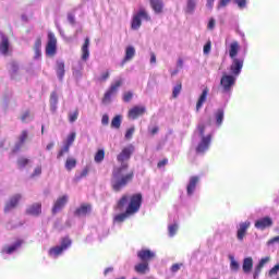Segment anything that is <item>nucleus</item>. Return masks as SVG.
Listing matches in <instances>:
<instances>
[{
	"instance_id": "f257e3e1",
	"label": "nucleus",
	"mask_w": 279,
	"mask_h": 279,
	"mask_svg": "<svg viewBox=\"0 0 279 279\" xmlns=\"http://www.w3.org/2000/svg\"><path fill=\"white\" fill-rule=\"evenodd\" d=\"M132 154H134V145L130 144L117 156V160L121 166L113 168L110 180L111 189L114 193H120L128 184L134 181V170H130V163H128V160L132 158Z\"/></svg>"
},
{
	"instance_id": "f03ea898",
	"label": "nucleus",
	"mask_w": 279,
	"mask_h": 279,
	"mask_svg": "<svg viewBox=\"0 0 279 279\" xmlns=\"http://www.w3.org/2000/svg\"><path fill=\"white\" fill-rule=\"evenodd\" d=\"M128 202L129 205L126 206L125 211L114 216L113 221H116V223H123V221L130 219V217H134V215L141 210V206H143V194L136 193L131 196L125 194L122 195L117 203L119 210H123Z\"/></svg>"
},
{
	"instance_id": "7ed1b4c3",
	"label": "nucleus",
	"mask_w": 279,
	"mask_h": 279,
	"mask_svg": "<svg viewBox=\"0 0 279 279\" xmlns=\"http://www.w3.org/2000/svg\"><path fill=\"white\" fill-rule=\"evenodd\" d=\"M239 51H241V44L236 40L232 41L229 46V57L232 60L230 65L232 75H241V71L245 62L243 58H236V56H239Z\"/></svg>"
},
{
	"instance_id": "20e7f679",
	"label": "nucleus",
	"mask_w": 279,
	"mask_h": 279,
	"mask_svg": "<svg viewBox=\"0 0 279 279\" xmlns=\"http://www.w3.org/2000/svg\"><path fill=\"white\" fill-rule=\"evenodd\" d=\"M137 258L141 263L134 266V271L144 276L149 271V263L156 258V253L149 248H142L137 252Z\"/></svg>"
},
{
	"instance_id": "39448f33",
	"label": "nucleus",
	"mask_w": 279,
	"mask_h": 279,
	"mask_svg": "<svg viewBox=\"0 0 279 279\" xmlns=\"http://www.w3.org/2000/svg\"><path fill=\"white\" fill-rule=\"evenodd\" d=\"M197 130L199 132V136H202V140L196 147V151L197 154H204V151H207V149L210 147L213 135L208 134L207 136H204V133L206 132V125L204 124H198Z\"/></svg>"
},
{
	"instance_id": "423d86ee",
	"label": "nucleus",
	"mask_w": 279,
	"mask_h": 279,
	"mask_svg": "<svg viewBox=\"0 0 279 279\" xmlns=\"http://www.w3.org/2000/svg\"><path fill=\"white\" fill-rule=\"evenodd\" d=\"M123 86V78H119L114 81L109 88L106 90L102 97V104L105 106H108V104H111L112 97L119 93V88Z\"/></svg>"
},
{
	"instance_id": "0eeeda50",
	"label": "nucleus",
	"mask_w": 279,
	"mask_h": 279,
	"mask_svg": "<svg viewBox=\"0 0 279 279\" xmlns=\"http://www.w3.org/2000/svg\"><path fill=\"white\" fill-rule=\"evenodd\" d=\"M73 244V241H71V238L64 236L61 239V244L54 247H51L48 251L49 256L52 258H58V256H62L63 252H66L69 247Z\"/></svg>"
},
{
	"instance_id": "6e6552de",
	"label": "nucleus",
	"mask_w": 279,
	"mask_h": 279,
	"mask_svg": "<svg viewBox=\"0 0 279 279\" xmlns=\"http://www.w3.org/2000/svg\"><path fill=\"white\" fill-rule=\"evenodd\" d=\"M45 51L48 58H53L56 53H58V38L53 32L48 33V41Z\"/></svg>"
},
{
	"instance_id": "1a4fd4ad",
	"label": "nucleus",
	"mask_w": 279,
	"mask_h": 279,
	"mask_svg": "<svg viewBox=\"0 0 279 279\" xmlns=\"http://www.w3.org/2000/svg\"><path fill=\"white\" fill-rule=\"evenodd\" d=\"M143 19L145 21H149V15L145 9H140V11L132 17L131 29H141V25H143Z\"/></svg>"
},
{
	"instance_id": "9d476101",
	"label": "nucleus",
	"mask_w": 279,
	"mask_h": 279,
	"mask_svg": "<svg viewBox=\"0 0 279 279\" xmlns=\"http://www.w3.org/2000/svg\"><path fill=\"white\" fill-rule=\"evenodd\" d=\"M234 84H236V78L234 76L228 74L222 75L220 86H222L225 93H230Z\"/></svg>"
},
{
	"instance_id": "9b49d317",
	"label": "nucleus",
	"mask_w": 279,
	"mask_h": 279,
	"mask_svg": "<svg viewBox=\"0 0 279 279\" xmlns=\"http://www.w3.org/2000/svg\"><path fill=\"white\" fill-rule=\"evenodd\" d=\"M145 112H147V109L144 106H135L129 110L128 117L129 119L136 121V119H138V117H143Z\"/></svg>"
},
{
	"instance_id": "f8f14e48",
	"label": "nucleus",
	"mask_w": 279,
	"mask_h": 279,
	"mask_svg": "<svg viewBox=\"0 0 279 279\" xmlns=\"http://www.w3.org/2000/svg\"><path fill=\"white\" fill-rule=\"evenodd\" d=\"M68 203H69L68 195H63L57 198L52 207V215H58V213H60V210H62V208H64Z\"/></svg>"
},
{
	"instance_id": "ddd939ff",
	"label": "nucleus",
	"mask_w": 279,
	"mask_h": 279,
	"mask_svg": "<svg viewBox=\"0 0 279 279\" xmlns=\"http://www.w3.org/2000/svg\"><path fill=\"white\" fill-rule=\"evenodd\" d=\"M271 226H274V220L269 216L255 221V228L257 230H267V228H271Z\"/></svg>"
},
{
	"instance_id": "4468645a",
	"label": "nucleus",
	"mask_w": 279,
	"mask_h": 279,
	"mask_svg": "<svg viewBox=\"0 0 279 279\" xmlns=\"http://www.w3.org/2000/svg\"><path fill=\"white\" fill-rule=\"evenodd\" d=\"M22 195L21 194H15L13 195L9 202L5 204L4 206V213H10L11 210H14V208H16V206H19V203L22 199Z\"/></svg>"
},
{
	"instance_id": "2eb2a0df",
	"label": "nucleus",
	"mask_w": 279,
	"mask_h": 279,
	"mask_svg": "<svg viewBox=\"0 0 279 279\" xmlns=\"http://www.w3.org/2000/svg\"><path fill=\"white\" fill-rule=\"evenodd\" d=\"M93 210V205L90 204H81L78 208L75 209L74 215L75 217H86Z\"/></svg>"
},
{
	"instance_id": "dca6fc26",
	"label": "nucleus",
	"mask_w": 279,
	"mask_h": 279,
	"mask_svg": "<svg viewBox=\"0 0 279 279\" xmlns=\"http://www.w3.org/2000/svg\"><path fill=\"white\" fill-rule=\"evenodd\" d=\"M27 215H32L33 217H39L43 214V204L34 203L26 209Z\"/></svg>"
},
{
	"instance_id": "f3484780",
	"label": "nucleus",
	"mask_w": 279,
	"mask_h": 279,
	"mask_svg": "<svg viewBox=\"0 0 279 279\" xmlns=\"http://www.w3.org/2000/svg\"><path fill=\"white\" fill-rule=\"evenodd\" d=\"M250 221H245V222H241L240 223V228L238 229V240L239 241H243V239H245V234H247V230L250 229Z\"/></svg>"
},
{
	"instance_id": "a211bd4d",
	"label": "nucleus",
	"mask_w": 279,
	"mask_h": 279,
	"mask_svg": "<svg viewBox=\"0 0 279 279\" xmlns=\"http://www.w3.org/2000/svg\"><path fill=\"white\" fill-rule=\"evenodd\" d=\"M134 56H136V49L134 48V46H128L125 48V56L122 60V66L126 63L130 62L131 60L134 59Z\"/></svg>"
},
{
	"instance_id": "6ab92c4d",
	"label": "nucleus",
	"mask_w": 279,
	"mask_h": 279,
	"mask_svg": "<svg viewBox=\"0 0 279 279\" xmlns=\"http://www.w3.org/2000/svg\"><path fill=\"white\" fill-rule=\"evenodd\" d=\"M90 47V38L86 37L84 40V44L82 46V60H84V62H86V60H88V58H90V51L88 50V48Z\"/></svg>"
},
{
	"instance_id": "aec40b11",
	"label": "nucleus",
	"mask_w": 279,
	"mask_h": 279,
	"mask_svg": "<svg viewBox=\"0 0 279 279\" xmlns=\"http://www.w3.org/2000/svg\"><path fill=\"white\" fill-rule=\"evenodd\" d=\"M199 183V177L190 178V182L186 186L187 195H193L195 193V189H197V184Z\"/></svg>"
},
{
	"instance_id": "412c9836",
	"label": "nucleus",
	"mask_w": 279,
	"mask_h": 279,
	"mask_svg": "<svg viewBox=\"0 0 279 279\" xmlns=\"http://www.w3.org/2000/svg\"><path fill=\"white\" fill-rule=\"evenodd\" d=\"M207 97H208V87H206L202 92V94L196 102V112H199V110H202V107L204 106V104H206Z\"/></svg>"
},
{
	"instance_id": "4be33fe9",
	"label": "nucleus",
	"mask_w": 279,
	"mask_h": 279,
	"mask_svg": "<svg viewBox=\"0 0 279 279\" xmlns=\"http://www.w3.org/2000/svg\"><path fill=\"white\" fill-rule=\"evenodd\" d=\"M268 262H269V257H264L259 260V263L255 267V272L253 275L254 279H258V276H260V271H263V267H265V265H267Z\"/></svg>"
},
{
	"instance_id": "5701e85b",
	"label": "nucleus",
	"mask_w": 279,
	"mask_h": 279,
	"mask_svg": "<svg viewBox=\"0 0 279 279\" xmlns=\"http://www.w3.org/2000/svg\"><path fill=\"white\" fill-rule=\"evenodd\" d=\"M21 245H23V240H17L14 244L10 245V246H5L2 252L4 254H14V252H16L19 250V247H21Z\"/></svg>"
},
{
	"instance_id": "b1692460",
	"label": "nucleus",
	"mask_w": 279,
	"mask_h": 279,
	"mask_svg": "<svg viewBox=\"0 0 279 279\" xmlns=\"http://www.w3.org/2000/svg\"><path fill=\"white\" fill-rule=\"evenodd\" d=\"M253 267H254V259H252V257H246L243 259L242 269H243L244 274H250V271H252Z\"/></svg>"
},
{
	"instance_id": "393cba45",
	"label": "nucleus",
	"mask_w": 279,
	"mask_h": 279,
	"mask_svg": "<svg viewBox=\"0 0 279 279\" xmlns=\"http://www.w3.org/2000/svg\"><path fill=\"white\" fill-rule=\"evenodd\" d=\"M0 51L3 53V56H8V52L10 51V39H8V37H2L0 43Z\"/></svg>"
},
{
	"instance_id": "a878e982",
	"label": "nucleus",
	"mask_w": 279,
	"mask_h": 279,
	"mask_svg": "<svg viewBox=\"0 0 279 279\" xmlns=\"http://www.w3.org/2000/svg\"><path fill=\"white\" fill-rule=\"evenodd\" d=\"M50 110L51 112H56V110H58V93L56 92L50 94Z\"/></svg>"
},
{
	"instance_id": "bb28decb",
	"label": "nucleus",
	"mask_w": 279,
	"mask_h": 279,
	"mask_svg": "<svg viewBox=\"0 0 279 279\" xmlns=\"http://www.w3.org/2000/svg\"><path fill=\"white\" fill-rule=\"evenodd\" d=\"M150 5L157 14H160L162 12V0H149Z\"/></svg>"
},
{
	"instance_id": "cd10ccee",
	"label": "nucleus",
	"mask_w": 279,
	"mask_h": 279,
	"mask_svg": "<svg viewBox=\"0 0 279 279\" xmlns=\"http://www.w3.org/2000/svg\"><path fill=\"white\" fill-rule=\"evenodd\" d=\"M66 171H73V169H75V167H77V159L73 158V157H69L65 160V165H64Z\"/></svg>"
},
{
	"instance_id": "c85d7f7f",
	"label": "nucleus",
	"mask_w": 279,
	"mask_h": 279,
	"mask_svg": "<svg viewBox=\"0 0 279 279\" xmlns=\"http://www.w3.org/2000/svg\"><path fill=\"white\" fill-rule=\"evenodd\" d=\"M197 5V0H187L185 12L186 14H193Z\"/></svg>"
},
{
	"instance_id": "c756f323",
	"label": "nucleus",
	"mask_w": 279,
	"mask_h": 279,
	"mask_svg": "<svg viewBox=\"0 0 279 279\" xmlns=\"http://www.w3.org/2000/svg\"><path fill=\"white\" fill-rule=\"evenodd\" d=\"M64 62L59 61L57 62V75L59 77V80H62L64 77Z\"/></svg>"
},
{
	"instance_id": "7c9ffc66",
	"label": "nucleus",
	"mask_w": 279,
	"mask_h": 279,
	"mask_svg": "<svg viewBox=\"0 0 279 279\" xmlns=\"http://www.w3.org/2000/svg\"><path fill=\"white\" fill-rule=\"evenodd\" d=\"M27 138H29V132H27V130H23L19 135L17 142L25 145V143H27Z\"/></svg>"
},
{
	"instance_id": "2f4dec72",
	"label": "nucleus",
	"mask_w": 279,
	"mask_h": 279,
	"mask_svg": "<svg viewBox=\"0 0 279 279\" xmlns=\"http://www.w3.org/2000/svg\"><path fill=\"white\" fill-rule=\"evenodd\" d=\"M106 158V151L104 149H99L94 157L95 162H104V159Z\"/></svg>"
},
{
	"instance_id": "473e14b6",
	"label": "nucleus",
	"mask_w": 279,
	"mask_h": 279,
	"mask_svg": "<svg viewBox=\"0 0 279 279\" xmlns=\"http://www.w3.org/2000/svg\"><path fill=\"white\" fill-rule=\"evenodd\" d=\"M111 128L113 130H119L121 128V116H116L112 120H111Z\"/></svg>"
},
{
	"instance_id": "72a5a7b5",
	"label": "nucleus",
	"mask_w": 279,
	"mask_h": 279,
	"mask_svg": "<svg viewBox=\"0 0 279 279\" xmlns=\"http://www.w3.org/2000/svg\"><path fill=\"white\" fill-rule=\"evenodd\" d=\"M27 165H29V159L26 157H20L17 159V167L19 169H25V167H27Z\"/></svg>"
},
{
	"instance_id": "f704fd0d",
	"label": "nucleus",
	"mask_w": 279,
	"mask_h": 279,
	"mask_svg": "<svg viewBox=\"0 0 279 279\" xmlns=\"http://www.w3.org/2000/svg\"><path fill=\"white\" fill-rule=\"evenodd\" d=\"M215 117L217 125H221L223 123V109H218Z\"/></svg>"
},
{
	"instance_id": "c9c22d12",
	"label": "nucleus",
	"mask_w": 279,
	"mask_h": 279,
	"mask_svg": "<svg viewBox=\"0 0 279 279\" xmlns=\"http://www.w3.org/2000/svg\"><path fill=\"white\" fill-rule=\"evenodd\" d=\"M180 93H182V82H179L172 90V97L175 99L178 98V95H180Z\"/></svg>"
},
{
	"instance_id": "e433bc0d",
	"label": "nucleus",
	"mask_w": 279,
	"mask_h": 279,
	"mask_svg": "<svg viewBox=\"0 0 279 279\" xmlns=\"http://www.w3.org/2000/svg\"><path fill=\"white\" fill-rule=\"evenodd\" d=\"M230 269H231V271H239V268H240V265H239V262H236L235 259H234V257H230Z\"/></svg>"
},
{
	"instance_id": "4c0bfd02",
	"label": "nucleus",
	"mask_w": 279,
	"mask_h": 279,
	"mask_svg": "<svg viewBox=\"0 0 279 279\" xmlns=\"http://www.w3.org/2000/svg\"><path fill=\"white\" fill-rule=\"evenodd\" d=\"M78 117H80V111L77 109L74 112L69 113L70 123H75Z\"/></svg>"
},
{
	"instance_id": "58836bf2",
	"label": "nucleus",
	"mask_w": 279,
	"mask_h": 279,
	"mask_svg": "<svg viewBox=\"0 0 279 279\" xmlns=\"http://www.w3.org/2000/svg\"><path fill=\"white\" fill-rule=\"evenodd\" d=\"M169 236H175V233L178 232V223L170 225L168 227Z\"/></svg>"
},
{
	"instance_id": "ea45409f",
	"label": "nucleus",
	"mask_w": 279,
	"mask_h": 279,
	"mask_svg": "<svg viewBox=\"0 0 279 279\" xmlns=\"http://www.w3.org/2000/svg\"><path fill=\"white\" fill-rule=\"evenodd\" d=\"M24 144H21V142L15 143L13 148L11 149V156H14L15 154H19L21 151Z\"/></svg>"
},
{
	"instance_id": "a19ab883",
	"label": "nucleus",
	"mask_w": 279,
	"mask_h": 279,
	"mask_svg": "<svg viewBox=\"0 0 279 279\" xmlns=\"http://www.w3.org/2000/svg\"><path fill=\"white\" fill-rule=\"evenodd\" d=\"M210 49H213V41L208 40L203 48V53L208 56L210 53Z\"/></svg>"
},
{
	"instance_id": "79ce46f5",
	"label": "nucleus",
	"mask_w": 279,
	"mask_h": 279,
	"mask_svg": "<svg viewBox=\"0 0 279 279\" xmlns=\"http://www.w3.org/2000/svg\"><path fill=\"white\" fill-rule=\"evenodd\" d=\"M88 171H89L88 168H84L83 171L81 172V174L76 175L74 178V181L80 182V180H82V178H86V175H88Z\"/></svg>"
},
{
	"instance_id": "37998d69",
	"label": "nucleus",
	"mask_w": 279,
	"mask_h": 279,
	"mask_svg": "<svg viewBox=\"0 0 279 279\" xmlns=\"http://www.w3.org/2000/svg\"><path fill=\"white\" fill-rule=\"evenodd\" d=\"M132 97H134V94L132 92H126L123 95V101L125 104H130V101H132Z\"/></svg>"
},
{
	"instance_id": "c03bdc74",
	"label": "nucleus",
	"mask_w": 279,
	"mask_h": 279,
	"mask_svg": "<svg viewBox=\"0 0 279 279\" xmlns=\"http://www.w3.org/2000/svg\"><path fill=\"white\" fill-rule=\"evenodd\" d=\"M75 136H76L75 132L70 133L66 138V145H70V147H71V145H73V143H75Z\"/></svg>"
},
{
	"instance_id": "a18cd8bd",
	"label": "nucleus",
	"mask_w": 279,
	"mask_h": 279,
	"mask_svg": "<svg viewBox=\"0 0 279 279\" xmlns=\"http://www.w3.org/2000/svg\"><path fill=\"white\" fill-rule=\"evenodd\" d=\"M279 264L275 265L269 271L268 276L271 278L272 276H278Z\"/></svg>"
},
{
	"instance_id": "49530a36",
	"label": "nucleus",
	"mask_w": 279,
	"mask_h": 279,
	"mask_svg": "<svg viewBox=\"0 0 279 279\" xmlns=\"http://www.w3.org/2000/svg\"><path fill=\"white\" fill-rule=\"evenodd\" d=\"M167 165H169V159L163 158L162 160H160V161L157 163V167H158V169H162V167H167Z\"/></svg>"
},
{
	"instance_id": "de8ad7c7",
	"label": "nucleus",
	"mask_w": 279,
	"mask_h": 279,
	"mask_svg": "<svg viewBox=\"0 0 279 279\" xmlns=\"http://www.w3.org/2000/svg\"><path fill=\"white\" fill-rule=\"evenodd\" d=\"M234 2L238 4V7L243 10L245 5H247V0H234Z\"/></svg>"
},
{
	"instance_id": "09e8293b",
	"label": "nucleus",
	"mask_w": 279,
	"mask_h": 279,
	"mask_svg": "<svg viewBox=\"0 0 279 279\" xmlns=\"http://www.w3.org/2000/svg\"><path fill=\"white\" fill-rule=\"evenodd\" d=\"M43 47V39L40 37H38L36 40H35V44H34V49H41Z\"/></svg>"
},
{
	"instance_id": "8fccbe9b",
	"label": "nucleus",
	"mask_w": 279,
	"mask_h": 279,
	"mask_svg": "<svg viewBox=\"0 0 279 279\" xmlns=\"http://www.w3.org/2000/svg\"><path fill=\"white\" fill-rule=\"evenodd\" d=\"M215 25H216V22L213 17L209 19V22L207 24V29H209L210 32H213V29H215Z\"/></svg>"
},
{
	"instance_id": "3c124183",
	"label": "nucleus",
	"mask_w": 279,
	"mask_h": 279,
	"mask_svg": "<svg viewBox=\"0 0 279 279\" xmlns=\"http://www.w3.org/2000/svg\"><path fill=\"white\" fill-rule=\"evenodd\" d=\"M41 173H43V167L38 166V167L35 168L32 177L36 178V175H40Z\"/></svg>"
},
{
	"instance_id": "603ef678",
	"label": "nucleus",
	"mask_w": 279,
	"mask_h": 279,
	"mask_svg": "<svg viewBox=\"0 0 279 279\" xmlns=\"http://www.w3.org/2000/svg\"><path fill=\"white\" fill-rule=\"evenodd\" d=\"M68 21L70 25H75V15L73 13H68Z\"/></svg>"
},
{
	"instance_id": "864d4df0",
	"label": "nucleus",
	"mask_w": 279,
	"mask_h": 279,
	"mask_svg": "<svg viewBox=\"0 0 279 279\" xmlns=\"http://www.w3.org/2000/svg\"><path fill=\"white\" fill-rule=\"evenodd\" d=\"M133 135H134V128H131V129H129V130L126 131V133H125V138H126L128 141H130V138H132Z\"/></svg>"
},
{
	"instance_id": "5fc2aeb1",
	"label": "nucleus",
	"mask_w": 279,
	"mask_h": 279,
	"mask_svg": "<svg viewBox=\"0 0 279 279\" xmlns=\"http://www.w3.org/2000/svg\"><path fill=\"white\" fill-rule=\"evenodd\" d=\"M182 267V264H173L172 266H171V271H172V274H175V272H178V271H180V268Z\"/></svg>"
},
{
	"instance_id": "6e6d98bb",
	"label": "nucleus",
	"mask_w": 279,
	"mask_h": 279,
	"mask_svg": "<svg viewBox=\"0 0 279 279\" xmlns=\"http://www.w3.org/2000/svg\"><path fill=\"white\" fill-rule=\"evenodd\" d=\"M108 77H110V72H105L101 74V76L98 78L99 82H106V80H108Z\"/></svg>"
},
{
	"instance_id": "4d7b16f0",
	"label": "nucleus",
	"mask_w": 279,
	"mask_h": 279,
	"mask_svg": "<svg viewBox=\"0 0 279 279\" xmlns=\"http://www.w3.org/2000/svg\"><path fill=\"white\" fill-rule=\"evenodd\" d=\"M102 125H108L110 123V117L108 114H104L101 118Z\"/></svg>"
},
{
	"instance_id": "13d9d810",
	"label": "nucleus",
	"mask_w": 279,
	"mask_h": 279,
	"mask_svg": "<svg viewBox=\"0 0 279 279\" xmlns=\"http://www.w3.org/2000/svg\"><path fill=\"white\" fill-rule=\"evenodd\" d=\"M27 119H29V111H25L22 117H21V121L23 123H25V121H27Z\"/></svg>"
},
{
	"instance_id": "bf43d9fd",
	"label": "nucleus",
	"mask_w": 279,
	"mask_h": 279,
	"mask_svg": "<svg viewBox=\"0 0 279 279\" xmlns=\"http://www.w3.org/2000/svg\"><path fill=\"white\" fill-rule=\"evenodd\" d=\"M231 0H220L219 4H218V9L219 8H226V5H228V3H230Z\"/></svg>"
},
{
	"instance_id": "052dcab7",
	"label": "nucleus",
	"mask_w": 279,
	"mask_h": 279,
	"mask_svg": "<svg viewBox=\"0 0 279 279\" xmlns=\"http://www.w3.org/2000/svg\"><path fill=\"white\" fill-rule=\"evenodd\" d=\"M159 128L158 126H154L153 129L149 130L151 136H156V134L159 132Z\"/></svg>"
},
{
	"instance_id": "680f3d73",
	"label": "nucleus",
	"mask_w": 279,
	"mask_h": 279,
	"mask_svg": "<svg viewBox=\"0 0 279 279\" xmlns=\"http://www.w3.org/2000/svg\"><path fill=\"white\" fill-rule=\"evenodd\" d=\"M35 51V59L38 60V58H40V56H43V51L41 49H34Z\"/></svg>"
},
{
	"instance_id": "e2e57ef3",
	"label": "nucleus",
	"mask_w": 279,
	"mask_h": 279,
	"mask_svg": "<svg viewBox=\"0 0 279 279\" xmlns=\"http://www.w3.org/2000/svg\"><path fill=\"white\" fill-rule=\"evenodd\" d=\"M272 243H279V235H278V236H275V238H272V239H270V240L268 241V245H272Z\"/></svg>"
},
{
	"instance_id": "0e129e2a",
	"label": "nucleus",
	"mask_w": 279,
	"mask_h": 279,
	"mask_svg": "<svg viewBox=\"0 0 279 279\" xmlns=\"http://www.w3.org/2000/svg\"><path fill=\"white\" fill-rule=\"evenodd\" d=\"M150 64H156V53L150 52Z\"/></svg>"
},
{
	"instance_id": "69168bd1",
	"label": "nucleus",
	"mask_w": 279,
	"mask_h": 279,
	"mask_svg": "<svg viewBox=\"0 0 279 279\" xmlns=\"http://www.w3.org/2000/svg\"><path fill=\"white\" fill-rule=\"evenodd\" d=\"M69 149H71V146L69 144H65L63 146V148H61V150L64 153V154H69Z\"/></svg>"
},
{
	"instance_id": "338daca9",
	"label": "nucleus",
	"mask_w": 279,
	"mask_h": 279,
	"mask_svg": "<svg viewBox=\"0 0 279 279\" xmlns=\"http://www.w3.org/2000/svg\"><path fill=\"white\" fill-rule=\"evenodd\" d=\"M112 271H114V268L113 267H108V268L105 269L104 275L108 276Z\"/></svg>"
},
{
	"instance_id": "774afa93",
	"label": "nucleus",
	"mask_w": 279,
	"mask_h": 279,
	"mask_svg": "<svg viewBox=\"0 0 279 279\" xmlns=\"http://www.w3.org/2000/svg\"><path fill=\"white\" fill-rule=\"evenodd\" d=\"M54 143L53 142H50L47 146H46V149L47 151H51V148L54 147Z\"/></svg>"
}]
</instances>
